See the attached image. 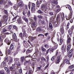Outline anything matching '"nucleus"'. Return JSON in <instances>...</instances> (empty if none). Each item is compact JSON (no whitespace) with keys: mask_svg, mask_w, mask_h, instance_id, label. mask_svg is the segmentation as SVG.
Wrapping results in <instances>:
<instances>
[{"mask_svg":"<svg viewBox=\"0 0 74 74\" xmlns=\"http://www.w3.org/2000/svg\"><path fill=\"white\" fill-rule=\"evenodd\" d=\"M64 45H62V47L61 48V50H62V51H63L62 53H64V52H66V47H65L64 49Z\"/></svg>","mask_w":74,"mask_h":74,"instance_id":"20","label":"nucleus"},{"mask_svg":"<svg viewBox=\"0 0 74 74\" xmlns=\"http://www.w3.org/2000/svg\"><path fill=\"white\" fill-rule=\"evenodd\" d=\"M3 40L1 36H0V47H1L2 45H3Z\"/></svg>","mask_w":74,"mask_h":74,"instance_id":"21","label":"nucleus"},{"mask_svg":"<svg viewBox=\"0 0 74 74\" xmlns=\"http://www.w3.org/2000/svg\"><path fill=\"white\" fill-rule=\"evenodd\" d=\"M36 37H33L31 36H29L28 37V38L30 40V41H33L36 38Z\"/></svg>","mask_w":74,"mask_h":74,"instance_id":"13","label":"nucleus"},{"mask_svg":"<svg viewBox=\"0 0 74 74\" xmlns=\"http://www.w3.org/2000/svg\"><path fill=\"white\" fill-rule=\"evenodd\" d=\"M0 36L2 38H4L5 37L4 34H1Z\"/></svg>","mask_w":74,"mask_h":74,"instance_id":"48","label":"nucleus"},{"mask_svg":"<svg viewBox=\"0 0 74 74\" xmlns=\"http://www.w3.org/2000/svg\"><path fill=\"white\" fill-rule=\"evenodd\" d=\"M13 37L14 41H16V40H17V37H16V34H15V33H13Z\"/></svg>","mask_w":74,"mask_h":74,"instance_id":"17","label":"nucleus"},{"mask_svg":"<svg viewBox=\"0 0 74 74\" xmlns=\"http://www.w3.org/2000/svg\"><path fill=\"white\" fill-rule=\"evenodd\" d=\"M67 44H69V45H68L67 48V52H69L70 49L71 45V38L69 36V35H68L67 36Z\"/></svg>","mask_w":74,"mask_h":74,"instance_id":"2","label":"nucleus"},{"mask_svg":"<svg viewBox=\"0 0 74 74\" xmlns=\"http://www.w3.org/2000/svg\"><path fill=\"white\" fill-rule=\"evenodd\" d=\"M63 43V40L62 39L60 38V42H59V44L60 45H61Z\"/></svg>","mask_w":74,"mask_h":74,"instance_id":"25","label":"nucleus"},{"mask_svg":"<svg viewBox=\"0 0 74 74\" xmlns=\"http://www.w3.org/2000/svg\"><path fill=\"white\" fill-rule=\"evenodd\" d=\"M5 42L8 44V45H10V43H11V41L8 39V38H6L5 40Z\"/></svg>","mask_w":74,"mask_h":74,"instance_id":"12","label":"nucleus"},{"mask_svg":"<svg viewBox=\"0 0 74 74\" xmlns=\"http://www.w3.org/2000/svg\"><path fill=\"white\" fill-rule=\"evenodd\" d=\"M21 60L22 62H23L24 60V58L23 57H22L21 58Z\"/></svg>","mask_w":74,"mask_h":74,"instance_id":"52","label":"nucleus"},{"mask_svg":"<svg viewBox=\"0 0 74 74\" xmlns=\"http://www.w3.org/2000/svg\"><path fill=\"white\" fill-rule=\"evenodd\" d=\"M51 41L52 43L54 45V47H53L50 49V51L51 52H53V51L54 50L57 49V48H58V44H57V43H56L54 42V41H53V40H52V39L51 40Z\"/></svg>","mask_w":74,"mask_h":74,"instance_id":"6","label":"nucleus"},{"mask_svg":"<svg viewBox=\"0 0 74 74\" xmlns=\"http://www.w3.org/2000/svg\"><path fill=\"white\" fill-rule=\"evenodd\" d=\"M1 33H4L5 32H7V30L5 28H3L2 30H1Z\"/></svg>","mask_w":74,"mask_h":74,"instance_id":"27","label":"nucleus"},{"mask_svg":"<svg viewBox=\"0 0 74 74\" xmlns=\"http://www.w3.org/2000/svg\"><path fill=\"white\" fill-rule=\"evenodd\" d=\"M14 55H16L18 54V52H17V51H14Z\"/></svg>","mask_w":74,"mask_h":74,"instance_id":"50","label":"nucleus"},{"mask_svg":"<svg viewBox=\"0 0 74 74\" xmlns=\"http://www.w3.org/2000/svg\"><path fill=\"white\" fill-rule=\"evenodd\" d=\"M42 36V37H44V35L43 34H39L38 35V36Z\"/></svg>","mask_w":74,"mask_h":74,"instance_id":"61","label":"nucleus"},{"mask_svg":"<svg viewBox=\"0 0 74 74\" xmlns=\"http://www.w3.org/2000/svg\"><path fill=\"white\" fill-rule=\"evenodd\" d=\"M74 67V66H73V65H72L71 66H70L69 67V69H73Z\"/></svg>","mask_w":74,"mask_h":74,"instance_id":"44","label":"nucleus"},{"mask_svg":"<svg viewBox=\"0 0 74 74\" xmlns=\"http://www.w3.org/2000/svg\"><path fill=\"white\" fill-rule=\"evenodd\" d=\"M14 60L16 63V62H19V59L18 58H14Z\"/></svg>","mask_w":74,"mask_h":74,"instance_id":"38","label":"nucleus"},{"mask_svg":"<svg viewBox=\"0 0 74 74\" xmlns=\"http://www.w3.org/2000/svg\"><path fill=\"white\" fill-rule=\"evenodd\" d=\"M53 4H55L56 5L58 4V1L55 0H53Z\"/></svg>","mask_w":74,"mask_h":74,"instance_id":"32","label":"nucleus"},{"mask_svg":"<svg viewBox=\"0 0 74 74\" xmlns=\"http://www.w3.org/2000/svg\"><path fill=\"white\" fill-rule=\"evenodd\" d=\"M39 23H42L43 25H45V23L44 21H42L41 20H40L39 21Z\"/></svg>","mask_w":74,"mask_h":74,"instance_id":"23","label":"nucleus"},{"mask_svg":"<svg viewBox=\"0 0 74 74\" xmlns=\"http://www.w3.org/2000/svg\"><path fill=\"white\" fill-rule=\"evenodd\" d=\"M26 25H24L22 27V32H23V37H27L28 35L26 34V30H25V28H26Z\"/></svg>","mask_w":74,"mask_h":74,"instance_id":"5","label":"nucleus"},{"mask_svg":"<svg viewBox=\"0 0 74 74\" xmlns=\"http://www.w3.org/2000/svg\"><path fill=\"white\" fill-rule=\"evenodd\" d=\"M61 55H59L58 56L57 58L55 61L56 64H59V62H60V58H61Z\"/></svg>","mask_w":74,"mask_h":74,"instance_id":"8","label":"nucleus"},{"mask_svg":"<svg viewBox=\"0 0 74 74\" xmlns=\"http://www.w3.org/2000/svg\"><path fill=\"white\" fill-rule=\"evenodd\" d=\"M36 23L34 22H32V27L33 29H36Z\"/></svg>","mask_w":74,"mask_h":74,"instance_id":"14","label":"nucleus"},{"mask_svg":"<svg viewBox=\"0 0 74 74\" xmlns=\"http://www.w3.org/2000/svg\"><path fill=\"white\" fill-rule=\"evenodd\" d=\"M19 71L20 74H22V69H20V70H19Z\"/></svg>","mask_w":74,"mask_h":74,"instance_id":"62","label":"nucleus"},{"mask_svg":"<svg viewBox=\"0 0 74 74\" xmlns=\"http://www.w3.org/2000/svg\"><path fill=\"white\" fill-rule=\"evenodd\" d=\"M12 27V26L11 25H10L9 26V27H8V29H9V30H11V29Z\"/></svg>","mask_w":74,"mask_h":74,"instance_id":"57","label":"nucleus"},{"mask_svg":"<svg viewBox=\"0 0 74 74\" xmlns=\"http://www.w3.org/2000/svg\"><path fill=\"white\" fill-rule=\"evenodd\" d=\"M17 1L18 3H19L18 5V7H22L23 6V1L21 0H17Z\"/></svg>","mask_w":74,"mask_h":74,"instance_id":"9","label":"nucleus"},{"mask_svg":"<svg viewBox=\"0 0 74 74\" xmlns=\"http://www.w3.org/2000/svg\"><path fill=\"white\" fill-rule=\"evenodd\" d=\"M49 27L50 29H52L53 28V27L52 26V25L51 23H49Z\"/></svg>","mask_w":74,"mask_h":74,"instance_id":"33","label":"nucleus"},{"mask_svg":"<svg viewBox=\"0 0 74 74\" xmlns=\"http://www.w3.org/2000/svg\"><path fill=\"white\" fill-rule=\"evenodd\" d=\"M58 51H56V56H54L51 59V60L52 61H53V60L56 59V56H57L58 54Z\"/></svg>","mask_w":74,"mask_h":74,"instance_id":"11","label":"nucleus"},{"mask_svg":"<svg viewBox=\"0 0 74 74\" xmlns=\"http://www.w3.org/2000/svg\"><path fill=\"white\" fill-rule=\"evenodd\" d=\"M4 59H4V60L3 62H2L1 64V66L2 67H3L4 66H6V63L8 62V60H9V61L8 63V64H11L12 63L13 60L12 58L10 56L4 58Z\"/></svg>","mask_w":74,"mask_h":74,"instance_id":"1","label":"nucleus"},{"mask_svg":"<svg viewBox=\"0 0 74 74\" xmlns=\"http://www.w3.org/2000/svg\"><path fill=\"white\" fill-rule=\"evenodd\" d=\"M56 19L57 21H59V20H60V17L59 16V15L57 16V17Z\"/></svg>","mask_w":74,"mask_h":74,"instance_id":"43","label":"nucleus"},{"mask_svg":"<svg viewBox=\"0 0 74 74\" xmlns=\"http://www.w3.org/2000/svg\"><path fill=\"white\" fill-rule=\"evenodd\" d=\"M64 13H62V15L61 16L62 21H63V18H64Z\"/></svg>","mask_w":74,"mask_h":74,"instance_id":"54","label":"nucleus"},{"mask_svg":"<svg viewBox=\"0 0 74 74\" xmlns=\"http://www.w3.org/2000/svg\"><path fill=\"white\" fill-rule=\"evenodd\" d=\"M37 13H38V14H42V12L40 10H38L37 11Z\"/></svg>","mask_w":74,"mask_h":74,"instance_id":"37","label":"nucleus"},{"mask_svg":"<svg viewBox=\"0 0 74 74\" xmlns=\"http://www.w3.org/2000/svg\"><path fill=\"white\" fill-rule=\"evenodd\" d=\"M51 38V36H47L46 39H47V40H49V39H50V38Z\"/></svg>","mask_w":74,"mask_h":74,"instance_id":"53","label":"nucleus"},{"mask_svg":"<svg viewBox=\"0 0 74 74\" xmlns=\"http://www.w3.org/2000/svg\"><path fill=\"white\" fill-rule=\"evenodd\" d=\"M4 3V1L3 0H1L0 1V4H2Z\"/></svg>","mask_w":74,"mask_h":74,"instance_id":"51","label":"nucleus"},{"mask_svg":"<svg viewBox=\"0 0 74 74\" xmlns=\"http://www.w3.org/2000/svg\"><path fill=\"white\" fill-rule=\"evenodd\" d=\"M3 12L6 15H7V14H8V12L7 11V10L5 9H4Z\"/></svg>","mask_w":74,"mask_h":74,"instance_id":"30","label":"nucleus"},{"mask_svg":"<svg viewBox=\"0 0 74 74\" xmlns=\"http://www.w3.org/2000/svg\"><path fill=\"white\" fill-rule=\"evenodd\" d=\"M8 4H10V5H12V3H11V1L8 2Z\"/></svg>","mask_w":74,"mask_h":74,"instance_id":"55","label":"nucleus"},{"mask_svg":"<svg viewBox=\"0 0 74 74\" xmlns=\"http://www.w3.org/2000/svg\"><path fill=\"white\" fill-rule=\"evenodd\" d=\"M34 19L35 21H36L37 20V18L35 16H34Z\"/></svg>","mask_w":74,"mask_h":74,"instance_id":"64","label":"nucleus"},{"mask_svg":"<svg viewBox=\"0 0 74 74\" xmlns=\"http://www.w3.org/2000/svg\"><path fill=\"white\" fill-rule=\"evenodd\" d=\"M13 8H14V10H16L17 9V5H15L14 6H13Z\"/></svg>","mask_w":74,"mask_h":74,"instance_id":"36","label":"nucleus"},{"mask_svg":"<svg viewBox=\"0 0 74 74\" xmlns=\"http://www.w3.org/2000/svg\"><path fill=\"white\" fill-rule=\"evenodd\" d=\"M41 60L42 61H44V62H46V59L44 57H42L41 58Z\"/></svg>","mask_w":74,"mask_h":74,"instance_id":"41","label":"nucleus"},{"mask_svg":"<svg viewBox=\"0 0 74 74\" xmlns=\"http://www.w3.org/2000/svg\"><path fill=\"white\" fill-rule=\"evenodd\" d=\"M23 19L24 20V21H25L26 22H28V19H27V18L26 17H24V16L23 17Z\"/></svg>","mask_w":74,"mask_h":74,"instance_id":"26","label":"nucleus"},{"mask_svg":"<svg viewBox=\"0 0 74 74\" xmlns=\"http://www.w3.org/2000/svg\"><path fill=\"white\" fill-rule=\"evenodd\" d=\"M27 15L28 16V17L30 16V11H28L27 13Z\"/></svg>","mask_w":74,"mask_h":74,"instance_id":"39","label":"nucleus"},{"mask_svg":"<svg viewBox=\"0 0 74 74\" xmlns=\"http://www.w3.org/2000/svg\"><path fill=\"white\" fill-rule=\"evenodd\" d=\"M19 36L20 37H21V38H23V34L22 33H21L19 34Z\"/></svg>","mask_w":74,"mask_h":74,"instance_id":"35","label":"nucleus"},{"mask_svg":"<svg viewBox=\"0 0 74 74\" xmlns=\"http://www.w3.org/2000/svg\"><path fill=\"white\" fill-rule=\"evenodd\" d=\"M67 7L69 10H70V13L69 15V17H67V16H66L65 17L66 18V20H69L71 18V17H72V13H73V11H72L70 5H66V8H67Z\"/></svg>","mask_w":74,"mask_h":74,"instance_id":"3","label":"nucleus"},{"mask_svg":"<svg viewBox=\"0 0 74 74\" xmlns=\"http://www.w3.org/2000/svg\"><path fill=\"white\" fill-rule=\"evenodd\" d=\"M3 19L5 22H7L8 19V17L6 15H4L3 16Z\"/></svg>","mask_w":74,"mask_h":74,"instance_id":"15","label":"nucleus"},{"mask_svg":"<svg viewBox=\"0 0 74 74\" xmlns=\"http://www.w3.org/2000/svg\"><path fill=\"white\" fill-rule=\"evenodd\" d=\"M64 62L65 63H69V61L67 59H65L64 60Z\"/></svg>","mask_w":74,"mask_h":74,"instance_id":"28","label":"nucleus"},{"mask_svg":"<svg viewBox=\"0 0 74 74\" xmlns=\"http://www.w3.org/2000/svg\"><path fill=\"white\" fill-rule=\"evenodd\" d=\"M64 25L63 24H62L61 26V28L60 30L61 33V36L62 37H64Z\"/></svg>","mask_w":74,"mask_h":74,"instance_id":"7","label":"nucleus"},{"mask_svg":"<svg viewBox=\"0 0 74 74\" xmlns=\"http://www.w3.org/2000/svg\"><path fill=\"white\" fill-rule=\"evenodd\" d=\"M8 53V54H9L11 53V51H10V50L8 49V50L6 51V53Z\"/></svg>","mask_w":74,"mask_h":74,"instance_id":"42","label":"nucleus"},{"mask_svg":"<svg viewBox=\"0 0 74 74\" xmlns=\"http://www.w3.org/2000/svg\"><path fill=\"white\" fill-rule=\"evenodd\" d=\"M28 74H32V71L29 70L28 73Z\"/></svg>","mask_w":74,"mask_h":74,"instance_id":"58","label":"nucleus"},{"mask_svg":"<svg viewBox=\"0 0 74 74\" xmlns=\"http://www.w3.org/2000/svg\"><path fill=\"white\" fill-rule=\"evenodd\" d=\"M49 4H46L44 5H41V8H42V10H43L44 12H45V13H47L48 12V10H47V9L48 8V7H49Z\"/></svg>","mask_w":74,"mask_h":74,"instance_id":"4","label":"nucleus"},{"mask_svg":"<svg viewBox=\"0 0 74 74\" xmlns=\"http://www.w3.org/2000/svg\"><path fill=\"white\" fill-rule=\"evenodd\" d=\"M30 6H31V2H29L28 4V7L29 9L30 8Z\"/></svg>","mask_w":74,"mask_h":74,"instance_id":"49","label":"nucleus"},{"mask_svg":"<svg viewBox=\"0 0 74 74\" xmlns=\"http://www.w3.org/2000/svg\"><path fill=\"white\" fill-rule=\"evenodd\" d=\"M34 9V8L33 7H32L31 8V11L32 12H34V10L33 9Z\"/></svg>","mask_w":74,"mask_h":74,"instance_id":"59","label":"nucleus"},{"mask_svg":"<svg viewBox=\"0 0 74 74\" xmlns=\"http://www.w3.org/2000/svg\"><path fill=\"white\" fill-rule=\"evenodd\" d=\"M4 69L6 70V71L7 72V73H9L10 72V71L9 70V69H8V68L7 67H5L4 68Z\"/></svg>","mask_w":74,"mask_h":74,"instance_id":"29","label":"nucleus"},{"mask_svg":"<svg viewBox=\"0 0 74 74\" xmlns=\"http://www.w3.org/2000/svg\"><path fill=\"white\" fill-rule=\"evenodd\" d=\"M54 7H55V5L52 4V8H51V9H53H53H54V8H53Z\"/></svg>","mask_w":74,"mask_h":74,"instance_id":"63","label":"nucleus"},{"mask_svg":"<svg viewBox=\"0 0 74 74\" xmlns=\"http://www.w3.org/2000/svg\"><path fill=\"white\" fill-rule=\"evenodd\" d=\"M41 66H40V67H38L37 68V70L38 71H39V70H41Z\"/></svg>","mask_w":74,"mask_h":74,"instance_id":"56","label":"nucleus"},{"mask_svg":"<svg viewBox=\"0 0 74 74\" xmlns=\"http://www.w3.org/2000/svg\"><path fill=\"white\" fill-rule=\"evenodd\" d=\"M42 0H37V2L36 3V5L37 7L39 8L40 6V4L42 3Z\"/></svg>","mask_w":74,"mask_h":74,"instance_id":"10","label":"nucleus"},{"mask_svg":"<svg viewBox=\"0 0 74 74\" xmlns=\"http://www.w3.org/2000/svg\"><path fill=\"white\" fill-rule=\"evenodd\" d=\"M9 70L11 71H14V67L13 66H10L9 67Z\"/></svg>","mask_w":74,"mask_h":74,"instance_id":"22","label":"nucleus"},{"mask_svg":"<svg viewBox=\"0 0 74 74\" xmlns=\"http://www.w3.org/2000/svg\"><path fill=\"white\" fill-rule=\"evenodd\" d=\"M41 49L42 51H43V52H44L46 51V49L44 48H43L42 47Z\"/></svg>","mask_w":74,"mask_h":74,"instance_id":"46","label":"nucleus"},{"mask_svg":"<svg viewBox=\"0 0 74 74\" xmlns=\"http://www.w3.org/2000/svg\"><path fill=\"white\" fill-rule=\"evenodd\" d=\"M17 66H20V63L19 62V61H17V62H16V63Z\"/></svg>","mask_w":74,"mask_h":74,"instance_id":"40","label":"nucleus"},{"mask_svg":"<svg viewBox=\"0 0 74 74\" xmlns=\"http://www.w3.org/2000/svg\"><path fill=\"white\" fill-rule=\"evenodd\" d=\"M17 21L18 23H22V19H21V17H19Z\"/></svg>","mask_w":74,"mask_h":74,"instance_id":"18","label":"nucleus"},{"mask_svg":"<svg viewBox=\"0 0 74 74\" xmlns=\"http://www.w3.org/2000/svg\"><path fill=\"white\" fill-rule=\"evenodd\" d=\"M69 71H70V69L69 68L65 72L66 74V73H68V72H69Z\"/></svg>","mask_w":74,"mask_h":74,"instance_id":"60","label":"nucleus"},{"mask_svg":"<svg viewBox=\"0 0 74 74\" xmlns=\"http://www.w3.org/2000/svg\"><path fill=\"white\" fill-rule=\"evenodd\" d=\"M0 74H5L4 72V71H1L0 72Z\"/></svg>","mask_w":74,"mask_h":74,"instance_id":"47","label":"nucleus"},{"mask_svg":"<svg viewBox=\"0 0 74 74\" xmlns=\"http://www.w3.org/2000/svg\"><path fill=\"white\" fill-rule=\"evenodd\" d=\"M60 6L59 5L55 7V8L57 12H59L60 11Z\"/></svg>","mask_w":74,"mask_h":74,"instance_id":"16","label":"nucleus"},{"mask_svg":"<svg viewBox=\"0 0 74 74\" xmlns=\"http://www.w3.org/2000/svg\"><path fill=\"white\" fill-rule=\"evenodd\" d=\"M36 30L37 32H42V29H41L40 27H38L37 29Z\"/></svg>","mask_w":74,"mask_h":74,"instance_id":"24","label":"nucleus"},{"mask_svg":"<svg viewBox=\"0 0 74 74\" xmlns=\"http://www.w3.org/2000/svg\"><path fill=\"white\" fill-rule=\"evenodd\" d=\"M27 52L28 53H30L32 52V49H31V48H29V49L27 50Z\"/></svg>","mask_w":74,"mask_h":74,"instance_id":"31","label":"nucleus"},{"mask_svg":"<svg viewBox=\"0 0 74 74\" xmlns=\"http://www.w3.org/2000/svg\"><path fill=\"white\" fill-rule=\"evenodd\" d=\"M72 32H73V30L71 29H70L68 30V32L71 37V36H72Z\"/></svg>","mask_w":74,"mask_h":74,"instance_id":"19","label":"nucleus"},{"mask_svg":"<svg viewBox=\"0 0 74 74\" xmlns=\"http://www.w3.org/2000/svg\"><path fill=\"white\" fill-rule=\"evenodd\" d=\"M17 17H18L17 16H16L15 17L13 18L12 19V21H15V19H16V18H17Z\"/></svg>","mask_w":74,"mask_h":74,"instance_id":"45","label":"nucleus"},{"mask_svg":"<svg viewBox=\"0 0 74 74\" xmlns=\"http://www.w3.org/2000/svg\"><path fill=\"white\" fill-rule=\"evenodd\" d=\"M14 48V46H13V45L11 44L10 47V49L11 50H12Z\"/></svg>","mask_w":74,"mask_h":74,"instance_id":"34","label":"nucleus"}]
</instances>
